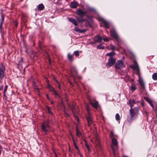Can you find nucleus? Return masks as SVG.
I'll return each mask as SVG.
<instances>
[{
	"label": "nucleus",
	"instance_id": "25",
	"mask_svg": "<svg viewBox=\"0 0 157 157\" xmlns=\"http://www.w3.org/2000/svg\"><path fill=\"white\" fill-rule=\"evenodd\" d=\"M44 8V6L42 4H39L38 7V9L40 11L42 10Z\"/></svg>",
	"mask_w": 157,
	"mask_h": 157
},
{
	"label": "nucleus",
	"instance_id": "4",
	"mask_svg": "<svg viewBox=\"0 0 157 157\" xmlns=\"http://www.w3.org/2000/svg\"><path fill=\"white\" fill-rule=\"evenodd\" d=\"M86 110L87 112V115L86 117V119L87 120L88 126H89L93 123V119L91 114L90 112V108L88 104L86 105Z\"/></svg>",
	"mask_w": 157,
	"mask_h": 157
},
{
	"label": "nucleus",
	"instance_id": "48",
	"mask_svg": "<svg viewBox=\"0 0 157 157\" xmlns=\"http://www.w3.org/2000/svg\"><path fill=\"white\" fill-rule=\"evenodd\" d=\"M3 86L2 85L0 86V90H2L3 89Z\"/></svg>",
	"mask_w": 157,
	"mask_h": 157
},
{
	"label": "nucleus",
	"instance_id": "53",
	"mask_svg": "<svg viewBox=\"0 0 157 157\" xmlns=\"http://www.w3.org/2000/svg\"><path fill=\"white\" fill-rule=\"evenodd\" d=\"M123 157H127V156H123Z\"/></svg>",
	"mask_w": 157,
	"mask_h": 157
},
{
	"label": "nucleus",
	"instance_id": "52",
	"mask_svg": "<svg viewBox=\"0 0 157 157\" xmlns=\"http://www.w3.org/2000/svg\"><path fill=\"white\" fill-rule=\"evenodd\" d=\"M53 101H52L51 102V104H53Z\"/></svg>",
	"mask_w": 157,
	"mask_h": 157
},
{
	"label": "nucleus",
	"instance_id": "51",
	"mask_svg": "<svg viewBox=\"0 0 157 157\" xmlns=\"http://www.w3.org/2000/svg\"><path fill=\"white\" fill-rule=\"evenodd\" d=\"M75 117H76V118H77V121H78L79 120H78V118H77V117H76V116H75Z\"/></svg>",
	"mask_w": 157,
	"mask_h": 157
},
{
	"label": "nucleus",
	"instance_id": "36",
	"mask_svg": "<svg viewBox=\"0 0 157 157\" xmlns=\"http://www.w3.org/2000/svg\"><path fill=\"white\" fill-rule=\"evenodd\" d=\"M74 54L77 57H78L79 56V52L78 51H75L74 52Z\"/></svg>",
	"mask_w": 157,
	"mask_h": 157
},
{
	"label": "nucleus",
	"instance_id": "42",
	"mask_svg": "<svg viewBox=\"0 0 157 157\" xmlns=\"http://www.w3.org/2000/svg\"><path fill=\"white\" fill-rule=\"evenodd\" d=\"M64 113L65 115H66V116H69V115L66 112V109H65V108H64Z\"/></svg>",
	"mask_w": 157,
	"mask_h": 157
},
{
	"label": "nucleus",
	"instance_id": "30",
	"mask_svg": "<svg viewBox=\"0 0 157 157\" xmlns=\"http://www.w3.org/2000/svg\"><path fill=\"white\" fill-rule=\"evenodd\" d=\"M137 89V87L133 85H132L131 86V89L132 91H134L136 90Z\"/></svg>",
	"mask_w": 157,
	"mask_h": 157
},
{
	"label": "nucleus",
	"instance_id": "9",
	"mask_svg": "<svg viewBox=\"0 0 157 157\" xmlns=\"http://www.w3.org/2000/svg\"><path fill=\"white\" fill-rule=\"evenodd\" d=\"M116 60L113 57H110L108 60V62L106 63V66L109 67H110L113 66L115 63Z\"/></svg>",
	"mask_w": 157,
	"mask_h": 157
},
{
	"label": "nucleus",
	"instance_id": "55",
	"mask_svg": "<svg viewBox=\"0 0 157 157\" xmlns=\"http://www.w3.org/2000/svg\"><path fill=\"white\" fill-rule=\"evenodd\" d=\"M146 114H147V112H146Z\"/></svg>",
	"mask_w": 157,
	"mask_h": 157
},
{
	"label": "nucleus",
	"instance_id": "15",
	"mask_svg": "<svg viewBox=\"0 0 157 157\" xmlns=\"http://www.w3.org/2000/svg\"><path fill=\"white\" fill-rule=\"evenodd\" d=\"M90 103L91 104L92 107L97 109L98 107V103L97 101H95L94 102H93L92 101H90Z\"/></svg>",
	"mask_w": 157,
	"mask_h": 157
},
{
	"label": "nucleus",
	"instance_id": "43",
	"mask_svg": "<svg viewBox=\"0 0 157 157\" xmlns=\"http://www.w3.org/2000/svg\"><path fill=\"white\" fill-rule=\"evenodd\" d=\"M103 40H104V41H105V42H107V41H109V39L107 38H103Z\"/></svg>",
	"mask_w": 157,
	"mask_h": 157
},
{
	"label": "nucleus",
	"instance_id": "58",
	"mask_svg": "<svg viewBox=\"0 0 157 157\" xmlns=\"http://www.w3.org/2000/svg\"><path fill=\"white\" fill-rule=\"evenodd\" d=\"M157 1V0H156Z\"/></svg>",
	"mask_w": 157,
	"mask_h": 157
},
{
	"label": "nucleus",
	"instance_id": "11",
	"mask_svg": "<svg viewBox=\"0 0 157 157\" xmlns=\"http://www.w3.org/2000/svg\"><path fill=\"white\" fill-rule=\"evenodd\" d=\"M139 78L138 82L140 84V85L142 89L144 90L145 89V86L144 83L142 79L140 77V75H138Z\"/></svg>",
	"mask_w": 157,
	"mask_h": 157
},
{
	"label": "nucleus",
	"instance_id": "14",
	"mask_svg": "<svg viewBox=\"0 0 157 157\" xmlns=\"http://www.w3.org/2000/svg\"><path fill=\"white\" fill-rule=\"evenodd\" d=\"M102 39V37L101 36H99L94 38V40L95 43H100Z\"/></svg>",
	"mask_w": 157,
	"mask_h": 157
},
{
	"label": "nucleus",
	"instance_id": "2",
	"mask_svg": "<svg viewBox=\"0 0 157 157\" xmlns=\"http://www.w3.org/2000/svg\"><path fill=\"white\" fill-rule=\"evenodd\" d=\"M86 18L84 19L83 18L75 16V17L78 22L82 23L83 22L86 21L88 23V26L89 27H91L92 25L93 24V21L92 18L88 15H86Z\"/></svg>",
	"mask_w": 157,
	"mask_h": 157
},
{
	"label": "nucleus",
	"instance_id": "28",
	"mask_svg": "<svg viewBox=\"0 0 157 157\" xmlns=\"http://www.w3.org/2000/svg\"><path fill=\"white\" fill-rule=\"evenodd\" d=\"M67 58L68 59L71 61L73 60V59L72 56L71 55L70 53H68L67 55Z\"/></svg>",
	"mask_w": 157,
	"mask_h": 157
},
{
	"label": "nucleus",
	"instance_id": "22",
	"mask_svg": "<svg viewBox=\"0 0 157 157\" xmlns=\"http://www.w3.org/2000/svg\"><path fill=\"white\" fill-rule=\"evenodd\" d=\"M68 105L72 110V112L74 113L75 112V103H73L71 105L68 104Z\"/></svg>",
	"mask_w": 157,
	"mask_h": 157
},
{
	"label": "nucleus",
	"instance_id": "26",
	"mask_svg": "<svg viewBox=\"0 0 157 157\" xmlns=\"http://www.w3.org/2000/svg\"><path fill=\"white\" fill-rule=\"evenodd\" d=\"M87 10L88 11H90V12H94V11H95V10L94 9V8H93L92 7H91L90 6H87Z\"/></svg>",
	"mask_w": 157,
	"mask_h": 157
},
{
	"label": "nucleus",
	"instance_id": "49",
	"mask_svg": "<svg viewBox=\"0 0 157 157\" xmlns=\"http://www.w3.org/2000/svg\"><path fill=\"white\" fill-rule=\"evenodd\" d=\"M3 94H4V97H6V92H3Z\"/></svg>",
	"mask_w": 157,
	"mask_h": 157
},
{
	"label": "nucleus",
	"instance_id": "38",
	"mask_svg": "<svg viewBox=\"0 0 157 157\" xmlns=\"http://www.w3.org/2000/svg\"><path fill=\"white\" fill-rule=\"evenodd\" d=\"M110 48L111 49L113 50H114L116 49L115 47L114 46L111 44L110 45Z\"/></svg>",
	"mask_w": 157,
	"mask_h": 157
},
{
	"label": "nucleus",
	"instance_id": "17",
	"mask_svg": "<svg viewBox=\"0 0 157 157\" xmlns=\"http://www.w3.org/2000/svg\"><path fill=\"white\" fill-rule=\"evenodd\" d=\"M137 112L135 111L133 109H130V113L132 117H133L137 113Z\"/></svg>",
	"mask_w": 157,
	"mask_h": 157
},
{
	"label": "nucleus",
	"instance_id": "6",
	"mask_svg": "<svg viewBox=\"0 0 157 157\" xmlns=\"http://www.w3.org/2000/svg\"><path fill=\"white\" fill-rule=\"evenodd\" d=\"M133 62L134 64L131 65L130 67L133 70L136 71V74L138 75H140V69L137 62L135 60H134Z\"/></svg>",
	"mask_w": 157,
	"mask_h": 157
},
{
	"label": "nucleus",
	"instance_id": "12",
	"mask_svg": "<svg viewBox=\"0 0 157 157\" xmlns=\"http://www.w3.org/2000/svg\"><path fill=\"white\" fill-rule=\"evenodd\" d=\"M48 87L49 88L50 91L52 92L56 96H58V94L57 92L55 90L54 88L52 87L49 84H48Z\"/></svg>",
	"mask_w": 157,
	"mask_h": 157
},
{
	"label": "nucleus",
	"instance_id": "39",
	"mask_svg": "<svg viewBox=\"0 0 157 157\" xmlns=\"http://www.w3.org/2000/svg\"><path fill=\"white\" fill-rule=\"evenodd\" d=\"M23 59L22 58H21L20 60L18 62L17 65H20L21 64V63L23 62Z\"/></svg>",
	"mask_w": 157,
	"mask_h": 157
},
{
	"label": "nucleus",
	"instance_id": "21",
	"mask_svg": "<svg viewBox=\"0 0 157 157\" xmlns=\"http://www.w3.org/2000/svg\"><path fill=\"white\" fill-rule=\"evenodd\" d=\"M144 99L153 108L154 106L152 103V102L151 101L149 98L147 97H145L144 98Z\"/></svg>",
	"mask_w": 157,
	"mask_h": 157
},
{
	"label": "nucleus",
	"instance_id": "31",
	"mask_svg": "<svg viewBox=\"0 0 157 157\" xmlns=\"http://www.w3.org/2000/svg\"><path fill=\"white\" fill-rule=\"evenodd\" d=\"M116 119L117 121H119L120 119V116L118 113H117L116 115Z\"/></svg>",
	"mask_w": 157,
	"mask_h": 157
},
{
	"label": "nucleus",
	"instance_id": "40",
	"mask_svg": "<svg viewBox=\"0 0 157 157\" xmlns=\"http://www.w3.org/2000/svg\"><path fill=\"white\" fill-rule=\"evenodd\" d=\"M55 80L56 81V82L58 84V88H59V89H61V87H60V85L59 84V82H58V81L57 80H56L55 78Z\"/></svg>",
	"mask_w": 157,
	"mask_h": 157
},
{
	"label": "nucleus",
	"instance_id": "29",
	"mask_svg": "<svg viewBox=\"0 0 157 157\" xmlns=\"http://www.w3.org/2000/svg\"><path fill=\"white\" fill-rule=\"evenodd\" d=\"M115 54V53L114 52H112L106 54V56H110V57H113V56Z\"/></svg>",
	"mask_w": 157,
	"mask_h": 157
},
{
	"label": "nucleus",
	"instance_id": "45",
	"mask_svg": "<svg viewBox=\"0 0 157 157\" xmlns=\"http://www.w3.org/2000/svg\"><path fill=\"white\" fill-rule=\"evenodd\" d=\"M2 147L0 145V154H1L2 152Z\"/></svg>",
	"mask_w": 157,
	"mask_h": 157
},
{
	"label": "nucleus",
	"instance_id": "57",
	"mask_svg": "<svg viewBox=\"0 0 157 157\" xmlns=\"http://www.w3.org/2000/svg\"><path fill=\"white\" fill-rule=\"evenodd\" d=\"M71 76L72 77H73V75H71Z\"/></svg>",
	"mask_w": 157,
	"mask_h": 157
},
{
	"label": "nucleus",
	"instance_id": "7",
	"mask_svg": "<svg viewBox=\"0 0 157 157\" xmlns=\"http://www.w3.org/2000/svg\"><path fill=\"white\" fill-rule=\"evenodd\" d=\"M76 13L79 16V17L82 18L86 15V12L81 9H78L76 10Z\"/></svg>",
	"mask_w": 157,
	"mask_h": 157
},
{
	"label": "nucleus",
	"instance_id": "44",
	"mask_svg": "<svg viewBox=\"0 0 157 157\" xmlns=\"http://www.w3.org/2000/svg\"><path fill=\"white\" fill-rule=\"evenodd\" d=\"M79 30V29H78L77 27H75V31H76L77 32H78Z\"/></svg>",
	"mask_w": 157,
	"mask_h": 157
},
{
	"label": "nucleus",
	"instance_id": "32",
	"mask_svg": "<svg viewBox=\"0 0 157 157\" xmlns=\"http://www.w3.org/2000/svg\"><path fill=\"white\" fill-rule=\"evenodd\" d=\"M47 108L48 111V113L50 114H52V112L50 110L51 108L48 106H47Z\"/></svg>",
	"mask_w": 157,
	"mask_h": 157
},
{
	"label": "nucleus",
	"instance_id": "3",
	"mask_svg": "<svg viewBox=\"0 0 157 157\" xmlns=\"http://www.w3.org/2000/svg\"><path fill=\"white\" fill-rule=\"evenodd\" d=\"M41 129L42 132H44V134H47L49 132L50 128L48 121L44 122L42 123L41 126Z\"/></svg>",
	"mask_w": 157,
	"mask_h": 157
},
{
	"label": "nucleus",
	"instance_id": "10",
	"mask_svg": "<svg viewBox=\"0 0 157 157\" xmlns=\"http://www.w3.org/2000/svg\"><path fill=\"white\" fill-rule=\"evenodd\" d=\"M123 66V62L122 60H119L117 62L115 67L116 68L120 69Z\"/></svg>",
	"mask_w": 157,
	"mask_h": 157
},
{
	"label": "nucleus",
	"instance_id": "1",
	"mask_svg": "<svg viewBox=\"0 0 157 157\" xmlns=\"http://www.w3.org/2000/svg\"><path fill=\"white\" fill-rule=\"evenodd\" d=\"M110 136L111 138L112 144L111 146V148L112 150L113 156H116L115 149H117L118 148V142L116 138V136L114 135L113 131H111L110 134Z\"/></svg>",
	"mask_w": 157,
	"mask_h": 157
},
{
	"label": "nucleus",
	"instance_id": "8",
	"mask_svg": "<svg viewBox=\"0 0 157 157\" xmlns=\"http://www.w3.org/2000/svg\"><path fill=\"white\" fill-rule=\"evenodd\" d=\"M94 139L95 140V143L97 146H98L100 150H101L102 146L101 144L99 138L97 134H95V136Z\"/></svg>",
	"mask_w": 157,
	"mask_h": 157
},
{
	"label": "nucleus",
	"instance_id": "47",
	"mask_svg": "<svg viewBox=\"0 0 157 157\" xmlns=\"http://www.w3.org/2000/svg\"><path fill=\"white\" fill-rule=\"evenodd\" d=\"M46 96L47 97V99H48L49 100H50V99L48 96V94H46Z\"/></svg>",
	"mask_w": 157,
	"mask_h": 157
},
{
	"label": "nucleus",
	"instance_id": "37",
	"mask_svg": "<svg viewBox=\"0 0 157 157\" xmlns=\"http://www.w3.org/2000/svg\"><path fill=\"white\" fill-rule=\"evenodd\" d=\"M86 29H79L78 32L79 33H83L86 31Z\"/></svg>",
	"mask_w": 157,
	"mask_h": 157
},
{
	"label": "nucleus",
	"instance_id": "13",
	"mask_svg": "<svg viewBox=\"0 0 157 157\" xmlns=\"http://www.w3.org/2000/svg\"><path fill=\"white\" fill-rule=\"evenodd\" d=\"M5 68L3 67H0V78L2 79L4 78V73Z\"/></svg>",
	"mask_w": 157,
	"mask_h": 157
},
{
	"label": "nucleus",
	"instance_id": "5",
	"mask_svg": "<svg viewBox=\"0 0 157 157\" xmlns=\"http://www.w3.org/2000/svg\"><path fill=\"white\" fill-rule=\"evenodd\" d=\"M110 34L111 36L113 37L118 42V46L119 47H120L119 45L121 40L119 38L115 30L114 29H111L110 30Z\"/></svg>",
	"mask_w": 157,
	"mask_h": 157
},
{
	"label": "nucleus",
	"instance_id": "34",
	"mask_svg": "<svg viewBox=\"0 0 157 157\" xmlns=\"http://www.w3.org/2000/svg\"><path fill=\"white\" fill-rule=\"evenodd\" d=\"M128 103L129 104H134L135 102L134 100L133 99H132L130 100L128 102Z\"/></svg>",
	"mask_w": 157,
	"mask_h": 157
},
{
	"label": "nucleus",
	"instance_id": "46",
	"mask_svg": "<svg viewBox=\"0 0 157 157\" xmlns=\"http://www.w3.org/2000/svg\"><path fill=\"white\" fill-rule=\"evenodd\" d=\"M133 104H129L130 105V109H132V107H133Z\"/></svg>",
	"mask_w": 157,
	"mask_h": 157
},
{
	"label": "nucleus",
	"instance_id": "16",
	"mask_svg": "<svg viewBox=\"0 0 157 157\" xmlns=\"http://www.w3.org/2000/svg\"><path fill=\"white\" fill-rule=\"evenodd\" d=\"M68 20L69 21L73 23L75 26H78L77 21H76L73 18H68Z\"/></svg>",
	"mask_w": 157,
	"mask_h": 157
},
{
	"label": "nucleus",
	"instance_id": "24",
	"mask_svg": "<svg viewBox=\"0 0 157 157\" xmlns=\"http://www.w3.org/2000/svg\"><path fill=\"white\" fill-rule=\"evenodd\" d=\"M76 134L77 136L78 137L82 136V133L77 127L76 128Z\"/></svg>",
	"mask_w": 157,
	"mask_h": 157
},
{
	"label": "nucleus",
	"instance_id": "35",
	"mask_svg": "<svg viewBox=\"0 0 157 157\" xmlns=\"http://www.w3.org/2000/svg\"><path fill=\"white\" fill-rule=\"evenodd\" d=\"M104 47L101 44H100L97 46V48L98 49H102L104 48Z\"/></svg>",
	"mask_w": 157,
	"mask_h": 157
},
{
	"label": "nucleus",
	"instance_id": "19",
	"mask_svg": "<svg viewBox=\"0 0 157 157\" xmlns=\"http://www.w3.org/2000/svg\"><path fill=\"white\" fill-rule=\"evenodd\" d=\"M78 3L76 2H72L70 4V6L72 8H76L78 6Z\"/></svg>",
	"mask_w": 157,
	"mask_h": 157
},
{
	"label": "nucleus",
	"instance_id": "23",
	"mask_svg": "<svg viewBox=\"0 0 157 157\" xmlns=\"http://www.w3.org/2000/svg\"><path fill=\"white\" fill-rule=\"evenodd\" d=\"M4 20V17L2 15V18L0 23V32L1 33L2 31V25Z\"/></svg>",
	"mask_w": 157,
	"mask_h": 157
},
{
	"label": "nucleus",
	"instance_id": "56",
	"mask_svg": "<svg viewBox=\"0 0 157 157\" xmlns=\"http://www.w3.org/2000/svg\"><path fill=\"white\" fill-rule=\"evenodd\" d=\"M80 156H81V157H82V155H80Z\"/></svg>",
	"mask_w": 157,
	"mask_h": 157
},
{
	"label": "nucleus",
	"instance_id": "50",
	"mask_svg": "<svg viewBox=\"0 0 157 157\" xmlns=\"http://www.w3.org/2000/svg\"><path fill=\"white\" fill-rule=\"evenodd\" d=\"M55 157H58V156H57V154L56 153H55Z\"/></svg>",
	"mask_w": 157,
	"mask_h": 157
},
{
	"label": "nucleus",
	"instance_id": "18",
	"mask_svg": "<svg viewBox=\"0 0 157 157\" xmlns=\"http://www.w3.org/2000/svg\"><path fill=\"white\" fill-rule=\"evenodd\" d=\"M101 21L103 23L105 28L107 29L109 28V24L108 22L104 19H102Z\"/></svg>",
	"mask_w": 157,
	"mask_h": 157
},
{
	"label": "nucleus",
	"instance_id": "20",
	"mask_svg": "<svg viewBox=\"0 0 157 157\" xmlns=\"http://www.w3.org/2000/svg\"><path fill=\"white\" fill-rule=\"evenodd\" d=\"M71 136H72V140L75 147L76 149L78 150V147L77 145V140H75L73 136L71 135Z\"/></svg>",
	"mask_w": 157,
	"mask_h": 157
},
{
	"label": "nucleus",
	"instance_id": "27",
	"mask_svg": "<svg viewBox=\"0 0 157 157\" xmlns=\"http://www.w3.org/2000/svg\"><path fill=\"white\" fill-rule=\"evenodd\" d=\"M152 78L153 80H157V73H153L152 75Z\"/></svg>",
	"mask_w": 157,
	"mask_h": 157
},
{
	"label": "nucleus",
	"instance_id": "54",
	"mask_svg": "<svg viewBox=\"0 0 157 157\" xmlns=\"http://www.w3.org/2000/svg\"><path fill=\"white\" fill-rule=\"evenodd\" d=\"M91 140V142H93V140Z\"/></svg>",
	"mask_w": 157,
	"mask_h": 157
},
{
	"label": "nucleus",
	"instance_id": "33",
	"mask_svg": "<svg viewBox=\"0 0 157 157\" xmlns=\"http://www.w3.org/2000/svg\"><path fill=\"white\" fill-rule=\"evenodd\" d=\"M85 146L87 148V149H88V151L89 152H90L91 150L90 149V147H89L88 144H87V143L86 142L85 143Z\"/></svg>",
	"mask_w": 157,
	"mask_h": 157
},
{
	"label": "nucleus",
	"instance_id": "41",
	"mask_svg": "<svg viewBox=\"0 0 157 157\" xmlns=\"http://www.w3.org/2000/svg\"><path fill=\"white\" fill-rule=\"evenodd\" d=\"M8 86L7 85H6L5 86L4 88V90L3 92H6L7 91Z\"/></svg>",
	"mask_w": 157,
	"mask_h": 157
}]
</instances>
